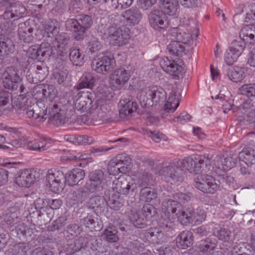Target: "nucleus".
Wrapping results in <instances>:
<instances>
[{
	"instance_id": "38",
	"label": "nucleus",
	"mask_w": 255,
	"mask_h": 255,
	"mask_svg": "<svg viewBox=\"0 0 255 255\" xmlns=\"http://www.w3.org/2000/svg\"><path fill=\"white\" fill-rule=\"evenodd\" d=\"M175 93L172 92L164 106V111L165 113H173L179 106V102L176 98Z\"/></svg>"
},
{
	"instance_id": "21",
	"label": "nucleus",
	"mask_w": 255,
	"mask_h": 255,
	"mask_svg": "<svg viewBox=\"0 0 255 255\" xmlns=\"http://www.w3.org/2000/svg\"><path fill=\"white\" fill-rule=\"evenodd\" d=\"M50 123L56 126L64 125L68 120L66 111L59 108L57 105H54L51 109Z\"/></svg>"
},
{
	"instance_id": "1",
	"label": "nucleus",
	"mask_w": 255,
	"mask_h": 255,
	"mask_svg": "<svg viewBox=\"0 0 255 255\" xmlns=\"http://www.w3.org/2000/svg\"><path fill=\"white\" fill-rule=\"evenodd\" d=\"M194 210L188 208L184 211L180 203L171 199H165L162 203L161 219L159 226L165 231L175 228L174 220L177 219L183 224L193 219Z\"/></svg>"
},
{
	"instance_id": "54",
	"label": "nucleus",
	"mask_w": 255,
	"mask_h": 255,
	"mask_svg": "<svg viewBox=\"0 0 255 255\" xmlns=\"http://www.w3.org/2000/svg\"><path fill=\"white\" fill-rule=\"evenodd\" d=\"M110 168H114L112 173L113 175L118 174L119 173H125L128 171V165H124L120 162L116 163L113 161H110Z\"/></svg>"
},
{
	"instance_id": "51",
	"label": "nucleus",
	"mask_w": 255,
	"mask_h": 255,
	"mask_svg": "<svg viewBox=\"0 0 255 255\" xmlns=\"http://www.w3.org/2000/svg\"><path fill=\"white\" fill-rule=\"evenodd\" d=\"M225 162V164H222L220 166V170H228L236 165L238 162V157L237 155L232 154L229 156H226L224 159Z\"/></svg>"
},
{
	"instance_id": "26",
	"label": "nucleus",
	"mask_w": 255,
	"mask_h": 255,
	"mask_svg": "<svg viewBox=\"0 0 255 255\" xmlns=\"http://www.w3.org/2000/svg\"><path fill=\"white\" fill-rule=\"evenodd\" d=\"M144 239L152 244H161L165 240L163 233L156 228H150L144 233Z\"/></svg>"
},
{
	"instance_id": "40",
	"label": "nucleus",
	"mask_w": 255,
	"mask_h": 255,
	"mask_svg": "<svg viewBox=\"0 0 255 255\" xmlns=\"http://www.w3.org/2000/svg\"><path fill=\"white\" fill-rule=\"evenodd\" d=\"M111 106L107 104L102 105L98 110L97 121L99 122L101 121H108L111 117Z\"/></svg>"
},
{
	"instance_id": "30",
	"label": "nucleus",
	"mask_w": 255,
	"mask_h": 255,
	"mask_svg": "<svg viewBox=\"0 0 255 255\" xmlns=\"http://www.w3.org/2000/svg\"><path fill=\"white\" fill-rule=\"evenodd\" d=\"M26 9L23 5L16 4L11 7L10 11H5L2 16L3 19L13 18V20H16L22 17Z\"/></svg>"
},
{
	"instance_id": "34",
	"label": "nucleus",
	"mask_w": 255,
	"mask_h": 255,
	"mask_svg": "<svg viewBox=\"0 0 255 255\" xmlns=\"http://www.w3.org/2000/svg\"><path fill=\"white\" fill-rule=\"evenodd\" d=\"M163 12L166 15H175L179 7L177 0H164L163 1Z\"/></svg>"
},
{
	"instance_id": "48",
	"label": "nucleus",
	"mask_w": 255,
	"mask_h": 255,
	"mask_svg": "<svg viewBox=\"0 0 255 255\" xmlns=\"http://www.w3.org/2000/svg\"><path fill=\"white\" fill-rule=\"evenodd\" d=\"M153 180L151 174L144 172L138 175L136 184L139 187H148Z\"/></svg>"
},
{
	"instance_id": "45",
	"label": "nucleus",
	"mask_w": 255,
	"mask_h": 255,
	"mask_svg": "<svg viewBox=\"0 0 255 255\" xmlns=\"http://www.w3.org/2000/svg\"><path fill=\"white\" fill-rule=\"evenodd\" d=\"M69 56L70 61L76 66L81 65L83 63L84 55H82L79 49H71Z\"/></svg>"
},
{
	"instance_id": "62",
	"label": "nucleus",
	"mask_w": 255,
	"mask_h": 255,
	"mask_svg": "<svg viewBox=\"0 0 255 255\" xmlns=\"http://www.w3.org/2000/svg\"><path fill=\"white\" fill-rule=\"evenodd\" d=\"M253 107L254 105L252 101L248 100L239 107L238 112L245 114L246 116L249 112L253 109Z\"/></svg>"
},
{
	"instance_id": "4",
	"label": "nucleus",
	"mask_w": 255,
	"mask_h": 255,
	"mask_svg": "<svg viewBox=\"0 0 255 255\" xmlns=\"http://www.w3.org/2000/svg\"><path fill=\"white\" fill-rule=\"evenodd\" d=\"M93 24V20L88 15H80L77 19H68L65 23L66 30L72 32L74 38L77 40L83 39L87 30Z\"/></svg>"
},
{
	"instance_id": "63",
	"label": "nucleus",
	"mask_w": 255,
	"mask_h": 255,
	"mask_svg": "<svg viewBox=\"0 0 255 255\" xmlns=\"http://www.w3.org/2000/svg\"><path fill=\"white\" fill-rule=\"evenodd\" d=\"M54 5L52 8L57 14H61L66 9V6L63 0H54Z\"/></svg>"
},
{
	"instance_id": "8",
	"label": "nucleus",
	"mask_w": 255,
	"mask_h": 255,
	"mask_svg": "<svg viewBox=\"0 0 255 255\" xmlns=\"http://www.w3.org/2000/svg\"><path fill=\"white\" fill-rule=\"evenodd\" d=\"M89 180L86 182L85 188L94 193L102 190L106 184V179L104 172L101 170H96L89 174Z\"/></svg>"
},
{
	"instance_id": "58",
	"label": "nucleus",
	"mask_w": 255,
	"mask_h": 255,
	"mask_svg": "<svg viewBox=\"0 0 255 255\" xmlns=\"http://www.w3.org/2000/svg\"><path fill=\"white\" fill-rule=\"evenodd\" d=\"M133 0H111V6L113 8L117 9L119 6L125 8L130 6Z\"/></svg>"
},
{
	"instance_id": "16",
	"label": "nucleus",
	"mask_w": 255,
	"mask_h": 255,
	"mask_svg": "<svg viewBox=\"0 0 255 255\" xmlns=\"http://www.w3.org/2000/svg\"><path fill=\"white\" fill-rule=\"evenodd\" d=\"M148 19L151 26L155 30L164 29L168 26L167 16L162 11H151L148 15Z\"/></svg>"
},
{
	"instance_id": "23",
	"label": "nucleus",
	"mask_w": 255,
	"mask_h": 255,
	"mask_svg": "<svg viewBox=\"0 0 255 255\" xmlns=\"http://www.w3.org/2000/svg\"><path fill=\"white\" fill-rule=\"evenodd\" d=\"M122 16L125 22L128 25H134L140 21L142 15L136 7H131L124 11Z\"/></svg>"
},
{
	"instance_id": "24",
	"label": "nucleus",
	"mask_w": 255,
	"mask_h": 255,
	"mask_svg": "<svg viewBox=\"0 0 255 255\" xmlns=\"http://www.w3.org/2000/svg\"><path fill=\"white\" fill-rule=\"evenodd\" d=\"M119 115L122 119L135 112L137 108L136 103L127 99L121 100L119 102Z\"/></svg>"
},
{
	"instance_id": "36",
	"label": "nucleus",
	"mask_w": 255,
	"mask_h": 255,
	"mask_svg": "<svg viewBox=\"0 0 255 255\" xmlns=\"http://www.w3.org/2000/svg\"><path fill=\"white\" fill-rule=\"evenodd\" d=\"M128 216L130 222L137 228H143L146 225V219L135 210H131Z\"/></svg>"
},
{
	"instance_id": "35",
	"label": "nucleus",
	"mask_w": 255,
	"mask_h": 255,
	"mask_svg": "<svg viewBox=\"0 0 255 255\" xmlns=\"http://www.w3.org/2000/svg\"><path fill=\"white\" fill-rule=\"evenodd\" d=\"M96 219H97L95 215L88 214L86 217L81 220V223L90 231H98L101 227Z\"/></svg>"
},
{
	"instance_id": "27",
	"label": "nucleus",
	"mask_w": 255,
	"mask_h": 255,
	"mask_svg": "<svg viewBox=\"0 0 255 255\" xmlns=\"http://www.w3.org/2000/svg\"><path fill=\"white\" fill-rule=\"evenodd\" d=\"M105 200H108L109 206L115 210H119L123 206L122 199L120 198V194L113 190H107L105 192Z\"/></svg>"
},
{
	"instance_id": "55",
	"label": "nucleus",
	"mask_w": 255,
	"mask_h": 255,
	"mask_svg": "<svg viewBox=\"0 0 255 255\" xmlns=\"http://www.w3.org/2000/svg\"><path fill=\"white\" fill-rule=\"evenodd\" d=\"M104 204V200L101 196H95L90 198L88 206L91 209L101 208Z\"/></svg>"
},
{
	"instance_id": "10",
	"label": "nucleus",
	"mask_w": 255,
	"mask_h": 255,
	"mask_svg": "<svg viewBox=\"0 0 255 255\" xmlns=\"http://www.w3.org/2000/svg\"><path fill=\"white\" fill-rule=\"evenodd\" d=\"M130 77L129 71L124 68L115 70L110 75L109 83L114 90H121L128 81Z\"/></svg>"
},
{
	"instance_id": "41",
	"label": "nucleus",
	"mask_w": 255,
	"mask_h": 255,
	"mask_svg": "<svg viewBox=\"0 0 255 255\" xmlns=\"http://www.w3.org/2000/svg\"><path fill=\"white\" fill-rule=\"evenodd\" d=\"M47 142L44 138L40 137L27 142V148L30 150L42 151L45 150Z\"/></svg>"
},
{
	"instance_id": "25",
	"label": "nucleus",
	"mask_w": 255,
	"mask_h": 255,
	"mask_svg": "<svg viewBox=\"0 0 255 255\" xmlns=\"http://www.w3.org/2000/svg\"><path fill=\"white\" fill-rule=\"evenodd\" d=\"M15 45L12 40L2 34L0 35V59L6 58L13 53Z\"/></svg>"
},
{
	"instance_id": "15",
	"label": "nucleus",
	"mask_w": 255,
	"mask_h": 255,
	"mask_svg": "<svg viewBox=\"0 0 255 255\" xmlns=\"http://www.w3.org/2000/svg\"><path fill=\"white\" fill-rule=\"evenodd\" d=\"M136 189V185L133 182H128L127 178L121 176L116 178L113 182L111 189L119 194L127 195L130 192H133Z\"/></svg>"
},
{
	"instance_id": "22",
	"label": "nucleus",
	"mask_w": 255,
	"mask_h": 255,
	"mask_svg": "<svg viewBox=\"0 0 255 255\" xmlns=\"http://www.w3.org/2000/svg\"><path fill=\"white\" fill-rule=\"evenodd\" d=\"M18 35L19 39L23 42L31 43L33 41L34 29L30 25L29 22L26 21L18 25Z\"/></svg>"
},
{
	"instance_id": "47",
	"label": "nucleus",
	"mask_w": 255,
	"mask_h": 255,
	"mask_svg": "<svg viewBox=\"0 0 255 255\" xmlns=\"http://www.w3.org/2000/svg\"><path fill=\"white\" fill-rule=\"evenodd\" d=\"M95 83V79L93 76L88 74L82 77L80 80V82L77 86L76 88L78 90L83 88H92Z\"/></svg>"
},
{
	"instance_id": "28",
	"label": "nucleus",
	"mask_w": 255,
	"mask_h": 255,
	"mask_svg": "<svg viewBox=\"0 0 255 255\" xmlns=\"http://www.w3.org/2000/svg\"><path fill=\"white\" fill-rule=\"evenodd\" d=\"M193 236L189 231L181 232L176 237V244L178 248L186 249L193 245Z\"/></svg>"
},
{
	"instance_id": "56",
	"label": "nucleus",
	"mask_w": 255,
	"mask_h": 255,
	"mask_svg": "<svg viewBox=\"0 0 255 255\" xmlns=\"http://www.w3.org/2000/svg\"><path fill=\"white\" fill-rule=\"evenodd\" d=\"M193 219L188 221L187 223H192L194 220L196 223H199L204 221L206 218V213L205 211L202 209L198 208L196 212H194Z\"/></svg>"
},
{
	"instance_id": "46",
	"label": "nucleus",
	"mask_w": 255,
	"mask_h": 255,
	"mask_svg": "<svg viewBox=\"0 0 255 255\" xmlns=\"http://www.w3.org/2000/svg\"><path fill=\"white\" fill-rule=\"evenodd\" d=\"M118 231L113 226H109L104 230L103 236L110 243H116L119 241Z\"/></svg>"
},
{
	"instance_id": "19",
	"label": "nucleus",
	"mask_w": 255,
	"mask_h": 255,
	"mask_svg": "<svg viewBox=\"0 0 255 255\" xmlns=\"http://www.w3.org/2000/svg\"><path fill=\"white\" fill-rule=\"evenodd\" d=\"M29 51L31 57L38 60L48 59L52 53L50 44L47 42H42L37 48H30Z\"/></svg>"
},
{
	"instance_id": "44",
	"label": "nucleus",
	"mask_w": 255,
	"mask_h": 255,
	"mask_svg": "<svg viewBox=\"0 0 255 255\" xmlns=\"http://www.w3.org/2000/svg\"><path fill=\"white\" fill-rule=\"evenodd\" d=\"M53 78L58 84L66 85L70 81L67 70L55 71L53 74Z\"/></svg>"
},
{
	"instance_id": "12",
	"label": "nucleus",
	"mask_w": 255,
	"mask_h": 255,
	"mask_svg": "<svg viewBox=\"0 0 255 255\" xmlns=\"http://www.w3.org/2000/svg\"><path fill=\"white\" fill-rule=\"evenodd\" d=\"M183 174V171L174 162L164 167L160 173L164 180L172 184L182 181Z\"/></svg>"
},
{
	"instance_id": "14",
	"label": "nucleus",
	"mask_w": 255,
	"mask_h": 255,
	"mask_svg": "<svg viewBox=\"0 0 255 255\" xmlns=\"http://www.w3.org/2000/svg\"><path fill=\"white\" fill-rule=\"evenodd\" d=\"M195 32L196 35H191L190 33L186 32L180 27H172L170 29L169 34L172 40H175L188 47L191 42H193V39L198 36V30L195 29Z\"/></svg>"
},
{
	"instance_id": "49",
	"label": "nucleus",
	"mask_w": 255,
	"mask_h": 255,
	"mask_svg": "<svg viewBox=\"0 0 255 255\" xmlns=\"http://www.w3.org/2000/svg\"><path fill=\"white\" fill-rule=\"evenodd\" d=\"M251 31L252 24L247 25L241 29L240 32V37L242 39V41L253 43L252 41L253 34Z\"/></svg>"
},
{
	"instance_id": "6",
	"label": "nucleus",
	"mask_w": 255,
	"mask_h": 255,
	"mask_svg": "<svg viewBox=\"0 0 255 255\" xmlns=\"http://www.w3.org/2000/svg\"><path fill=\"white\" fill-rule=\"evenodd\" d=\"M115 66L114 57L109 53L98 55L92 62L91 68L97 73L106 75L112 71Z\"/></svg>"
},
{
	"instance_id": "64",
	"label": "nucleus",
	"mask_w": 255,
	"mask_h": 255,
	"mask_svg": "<svg viewBox=\"0 0 255 255\" xmlns=\"http://www.w3.org/2000/svg\"><path fill=\"white\" fill-rule=\"evenodd\" d=\"M44 93H43V95H44V98H51L53 99L56 95V91L55 89V88L52 85H47L43 87Z\"/></svg>"
},
{
	"instance_id": "42",
	"label": "nucleus",
	"mask_w": 255,
	"mask_h": 255,
	"mask_svg": "<svg viewBox=\"0 0 255 255\" xmlns=\"http://www.w3.org/2000/svg\"><path fill=\"white\" fill-rule=\"evenodd\" d=\"M217 247V242L207 238L204 240L201 241L197 248L202 253H207L214 250Z\"/></svg>"
},
{
	"instance_id": "39",
	"label": "nucleus",
	"mask_w": 255,
	"mask_h": 255,
	"mask_svg": "<svg viewBox=\"0 0 255 255\" xmlns=\"http://www.w3.org/2000/svg\"><path fill=\"white\" fill-rule=\"evenodd\" d=\"M157 197L155 190L149 187H144L140 191V200L150 202Z\"/></svg>"
},
{
	"instance_id": "11",
	"label": "nucleus",
	"mask_w": 255,
	"mask_h": 255,
	"mask_svg": "<svg viewBox=\"0 0 255 255\" xmlns=\"http://www.w3.org/2000/svg\"><path fill=\"white\" fill-rule=\"evenodd\" d=\"M41 174L40 169H24L15 178V182L19 186L28 188L40 178Z\"/></svg>"
},
{
	"instance_id": "2",
	"label": "nucleus",
	"mask_w": 255,
	"mask_h": 255,
	"mask_svg": "<svg viewBox=\"0 0 255 255\" xmlns=\"http://www.w3.org/2000/svg\"><path fill=\"white\" fill-rule=\"evenodd\" d=\"M98 31L102 39L107 40L113 46H124L128 43L130 38V29L126 26H107L102 24L99 26Z\"/></svg>"
},
{
	"instance_id": "60",
	"label": "nucleus",
	"mask_w": 255,
	"mask_h": 255,
	"mask_svg": "<svg viewBox=\"0 0 255 255\" xmlns=\"http://www.w3.org/2000/svg\"><path fill=\"white\" fill-rule=\"evenodd\" d=\"M192 194L176 192L173 194V197L174 199L178 200V202L185 203L189 202L192 198Z\"/></svg>"
},
{
	"instance_id": "61",
	"label": "nucleus",
	"mask_w": 255,
	"mask_h": 255,
	"mask_svg": "<svg viewBox=\"0 0 255 255\" xmlns=\"http://www.w3.org/2000/svg\"><path fill=\"white\" fill-rule=\"evenodd\" d=\"M155 208L150 204L144 205L141 210L142 216L146 219L152 216L155 213Z\"/></svg>"
},
{
	"instance_id": "5",
	"label": "nucleus",
	"mask_w": 255,
	"mask_h": 255,
	"mask_svg": "<svg viewBox=\"0 0 255 255\" xmlns=\"http://www.w3.org/2000/svg\"><path fill=\"white\" fill-rule=\"evenodd\" d=\"M166 97L164 90L160 87H148L143 89L140 92L139 101L141 105L148 107L154 103L163 102Z\"/></svg>"
},
{
	"instance_id": "29",
	"label": "nucleus",
	"mask_w": 255,
	"mask_h": 255,
	"mask_svg": "<svg viewBox=\"0 0 255 255\" xmlns=\"http://www.w3.org/2000/svg\"><path fill=\"white\" fill-rule=\"evenodd\" d=\"M85 176L84 170L79 168L73 169L66 174V184L69 186L75 185L83 180Z\"/></svg>"
},
{
	"instance_id": "13",
	"label": "nucleus",
	"mask_w": 255,
	"mask_h": 255,
	"mask_svg": "<svg viewBox=\"0 0 255 255\" xmlns=\"http://www.w3.org/2000/svg\"><path fill=\"white\" fill-rule=\"evenodd\" d=\"M246 44L243 41H234L225 54V61L228 65H232L237 61L244 51Z\"/></svg>"
},
{
	"instance_id": "3",
	"label": "nucleus",
	"mask_w": 255,
	"mask_h": 255,
	"mask_svg": "<svg viewBox=\"0 0 255 255\" xmlns=\"http://www.w3.org/2000/svg\"><path fill=\"white\" fill-rule=\"evenodd\" d=\"M177 163L194 174L208 172L211 165V158L208 154L193 155L179 160Z\"/></svg>"
},
{
	"instance_id": "32",
	"label": "nucleus",
	"mask_w": 255,
	"mask_h": 255,
	"mask_svg": "<svg viewBox=\"0 0 255 255\" xmlns=\"http://www.w3.org/2000/svg\"><path fill=\"white\" fill-rule=\"evenodd\" d=\"M187 47L184 44H181L175 40L172 41L167 46V49L170 54L173 56H182L185 54V51Z\"/></svg>"
},
{
	"instance_id": "9",
	"label": "nucleus",
	"mask_w": 255,
	"mask_h": 255,
	"mask_svg": "<svg viewBox=\"0 0 255 255\" xmlns=\"http://www.w3.org/2000/svg\"><path fill=\"white\" fill-rule=\"evenodd\" d=\"M195 187L204 193L213 194L219 188V184L208 174L198 175L194 179Z\"/></svg>"
},
{
	"instance_id": "31",
	"label": "nucleus",
	"mask_w": 255,
	"mask_h": 255,
	"mask_svg": "<svg viewBox=\"0 0 255 255\" xmlns=\"http://www.w3.org/2000/svg\"><path fill=\"white\" fill-rule=\"evenodd\" d=\"M240 160L250 166L255 163V153L254 150L247 148L240 152L238 156Z\"/></svg>"
},
{
	"instance_id": "17",
	"label": "nucleus",
	"mask_w": 255,
	"mask_h": 255,
	"mask_svg": "<svg viewBox=\"0 0 255 255\" xmlns=\"http://www.w3.org/2000/svg\"><path fill=\"white\" fill-rule=\"evenodd\" d=\"M47 107L43 102H38L28 108L26 114L28 118L39 119V121L43 122L47 118Z\"/></svg>"
},
{
	"instance_id": "37",
	"label": "nucleus",
	"mask_w": 255,
	"mask_h": 255,
	"mask_svg": "<svg viewBox=\"0 0 255 255\" xmlns=\"http://www.w3.org/2000/svg\"><path fill=\"white\" fill-rule=\"evenodd\" d=\"M212 232L213 235L219 240L228 241L230 239L231 232L227 229L222 228L217 224H215Z\"/></svg>"
},
{
	"instance_id": "59",
	"label": "nucleus",
	"mask_w": 255,
	"mask_h": 255,
	"mask_svg": "<svg viewBox=\"0 0 255 255\" xmlns=\"http://www.w3.org/2000/svg\"><path fill=\"white\" fill-rule=\"evenodd\" d=\"M101 47L102 44L97 38L95 37L91 38L88 42V48L92 53L99 51Z\"/></svg>"
},
{
	"instance_id": "52",
	"label": "nucleus",
	"mask_w": 255,
	"mask_h": 255,
	"mask_svg": "<svg viewBox=\"0 0 255 255\" xmlns=\"http://www.w3.org/2000/svg\"><path fill=\"white\" fill-rule=\"evenodd\" d=\"M240 91L248 97H255V84H244L240 88Z\"/></svg>"
},
{
	"instance_id": "33",
	"label": "nucleus",
	"mask_w": 255,
	"mask_h": 255,
	"mask_svg": "<svg viewBox=\"0 0 255 255\" xmlns=\"http://www.w3.org/2000/svg\"><path fill=\"white\" fill-rule=\"evenodd\" d=\"M227 75L233 82H238L245 78V73L244 69L241 67H231L227 70Z\"/></svg>"
},
{
	"instance_id": "20",
	"label": "nucleus",
	"mask_w": 255,
	"mask_h": 255,
	"mask_svg": "<svg viewBox=\"0 0 255 255\" xmlns=\"http://www.w3.org/2000/svg\"><path fill=\"white\" fill-rule=\"evenodd\" d=\"M160 65L162 69L166 73L175 77L179 78L182 67L174 60H170L167 57H165L160 61Z\"/></svg>"
},
{
	"instance_id": "18",
	"label": "nucleus",
	"mask_w": 255,
	"mask_h": 255,
	"mask_svg": "<svg viewBox=\"0 0 255 255\" xmlns=\"http://www.w3.org/2000/svg\"><path fill=\"white\" fill-rule=\"evenodd\" d=\"M92 94L90 92H79L74 97L75 108L78 110L87 111L92 107Z\"/></svg>"
},
{
	"instance_id": "43",
	"label": "nucleus",
	"mask_w": 255,
	"mask_h": 255,
	"mask_svg": "<svg viewBox=\"0 0 255 255\" xmlns=\"http://www.w3.org/2000/svg\"><path fill=\"white\" fill-rule=\"evenodd\" d=\"M241 12L244 11V9L246 12L245 17V21L247 23H255V3H252L248 6V7L245 5H242Z\"/></svg>"
},
{
	"instance_id": "7",
	"label": "nucleus",
	"mask_w": 255,
	"mask_h": 255,
	"mask_svg": "<svg viewBox=\"0 0 255 255\" xmlns=\"http://www.w3.org/2000/svg\"><path fill=\"white\" fill-rule=\"evenodd\" d=\"M46 180L50 190L56 193L62 191L66 184V175L62 170L57 168L49 169Z\"/></svg>"
},
{
	"instance_id": "57",
	"label": "nucleus",
	"mask_w": 255,
	"mask_h": 255,
	"mask_svg": "<svg viewBox=\"0 0 255 255\" xmlns=\"http://www.w3.org/2000/svg\"><path fill=\"white\" fill-rule=\"evenodd\" d=\"M59 29V23L57 21L52 20L45 26V30L48 34H52L53 36L58 33Z\"/></svg>"
},
{
	"instance_id": "53",
	"label": "nucleus",
	"mask_w": 255,
	"mask_h": 255,
	"mask_svg": "<svg viewBox=\"0 0 255 255\" xmlns=\"http://www.w3.org/2000/svg\"><path fill=\"white\" fill-rule=\"evenodd\" d=\"M4 75L8 76L15 82L18 83L21 81V78L18 74V70L13 67H8L3 72Z\"/></svg>"
},
{
	"instance_id": "50",
	"label": "nucleus",
	"mask_w": 255,
	"mask_h": 255,
	"mask_svg": "<svg viewBox=\"0 0 255 255\" xmlns=\"http://www.w3.org/2000/svg\"><path fill=\"white\" fill-rule=\"evenodd\" d=\"M251 31L252 24L247 25L241 29L240 32V37L242 39V41L253 43L252 41L253 34Z\"/></svg>"
}]
</instances>
